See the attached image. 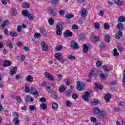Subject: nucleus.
I'll return each mask as SVG.
<instances>
[{
    "mask_svg": "<svg viewBox=\"0 0 125 125\" xmlns=\"http://www.w3.org/2000/svg\"><path fill=\"white\" fill-rule=\"evenodd\" d=\"M111 97L112 96L110 94H106L104 96V99L108 103L110 102V99H111Z\"/></svg>",
    "mask_w": 125,
    "mask_h": 125,
    "instance_id": "ddd939ff",
    "label": "nucleus"
},
{
    "mask_svg": "<svg viewBox=\"0 0 125 125\" xmlns=\"http://www.w3.org/2000/svg\"><path fill=\"white\" fill-rule=\"evenodd\" d=\"M13 117H14V118H17L18 119V118H19V114H18V113H17V112H14L13 113Z\"/></svg>",
    "mask_w": 125,
    "mask_h": 125,
    "instance_id": "6e6d98bb",
    "label": "nucleus"
},
{
    "mask_svg": "<svg viewBox=\"0 0 125 125\" xmlns=\"http://www.w3.org/2000/svg\"><path fill=\"white\" fill-rule=\"evenodd\" d=\"M29 108V110H37V107L33 105H30Z\"/></svg>",
    "mask_w": 125,
    "mask_h": 125,
    "instance_id": "09e8293b",
    "label": "nucleus"
},
{
    "mask_svg": "<svg viewBox=\"0 0 125 125\" xmlns=\"http://www.w3.org/2000/svg\"><path fill=\"white\" fill-rule=\"evenodd\" d=\"M48 23L51 26L54 24V20L53 19H50L48 20Z\"/></svg>",
    "mask_w": 125,
    "mask_h": 125,
    "instance_id": "58836bf2",
    "label": "nucleus"
},
{
    "mask_svg": "<svg viewBox=\"0 0 125 125\" xmlns=\"http://www.w3.org/2000/svg\"><path fill=\"white\" fill-rule=\"evenodd\" d=\"M27 17L29 20H34V16L32 15V14L29 13L28 16H27Z\"/></svg>",
    "mask_w": 125,
    "mask_h": 125,
    "instance_id": "de8ad7c7",
    "label": "nucleus"
},
{
    "mask_svg": "<svg viewBox=\"0 0 125 125\" xmlns=\"http://www.w3.org/2000/svg\"><path fill=\"white\" fill-rule=\"evenodd\" d=\"M57 31H56V34L58 36H60L62 34V29H59V28H56Z\"/></svg>",
    "mask_w": 125,
    "mask_h": 125,
    "instance_id": "c9c22d12",
    "label": "nucleus"
},
{
    "mask_svg": "<svg viewBox=\"0 0 125 125\" xmlns=\"http://www.w3.org/2000/svg\"><path fill=\"white\" fill-rule=\"evenodd\" d=\"M45 88H46L47 92H49V93L50 92V91H51L50 86H47L45 87Z\"/></svg>",
    "mask_w": 125,
    "mask_h": 125,
    "instance_id": "0e129e2a",
    "label": "nucleus"
},
{
    "mask_svg": "<svg viewBox=\"0 0 125 125\" xmlns=\"http://www.w3.org/2000/svg\"><path fill=\"white\" fill-rule=\"evenodd\" d=\"M12 64V62L9 60H5L3 62V66L4 67H9V66H11Z\"/></svg>",
    "mask_w": 125,
    "mask_h": 125,
    "instance_id": "9d476101",
    "label": "nucleus"
},
{
    "mask_svg": "<svg viewBox=\"0 0 125 125\" xmlns=\"http://www.w3.org/2000/svg\"><path fill=\"white\" fill-rule=\"evenodd\" d=\"M88 97H89V93L86 92L83 96V98L84 101H88Z\"/></svg>",
    "mask_w": 125,
    "mask_h": 125,
    "instance_id": "2eb2a0df",
    "label": "nucleus"
},
{
    "mask_svg": "<svg viewBox=\"0 0 125 125\" xmlns=\"http://www.w3.org/2000/svg\"><path fill=\"white\" fill-rule=\"evenodd\" d=\"M114 3L117 5H122V4H123V2L120 0H114Z\"/></svg>",
    "mask_w": 125,
    "mask_h": 125,
    "instance_id": "b1692460",
    "label": "nucleus"
},
{
    "mask_svg": "<svg viewBox=\"0 0 125 125\" xmlns=\"http://www.w3.org/2000/svg\"><path fill=\"white\" fill-rule=\"evenodd\" d=\"M107 77H108V75H105L104 74H101L100 75V77L102 79V80H105V79H106V78H107Z\"/></svg>",
    "mask_w": 125,
    "mask_h": 125,
    "instance_id": "79ce46f5",
    "label": "nucleus"
},
{
    "mask_svg": "<svg viewBox=\"0 0 125 125\" xmlns=\"http://www.w3.org/2000/svg\"><path fill=\"white\" fill-rule=\"evenodd\" d=\"M30 91L32 94H34L35 97H38L39 96V93H38V90L37 88L32 87Z\"/></svg>",
    "mask_w": 125,
    "mask_h": 125,
    "instance_id": "7ed1b4c3",
    "label": "nucleus"
},
{
    "mask_svg": "<svg viewBox=\"0 0 125 125\" xmlns=\"http://www.w3.org/2000/svg\"><path fill=\"white\" fill-rule=\"evenodd\" d=\"M13 123L15 125H19V124H20V121L18 118H15L13 120Z\"/></svg>",
    "mask_w": 125,
    "mask_h": 125,
    "instance_id": "6ab92c4d",
    "label": "nucleus"
},
{
    "mask_svg": "<svg viewBox=\"0 0 125 125\" xmlns=\"http://www.w3.org/2000/svg\"><path fill=\"white\" fill-rule=\"evenodd\" d=\"M65 13V10H61L59 12V14H60V15H64Z\"/></svg>",
    "mask_w": 125,
    "mask_h": 125,
    "instance_id": "680f3d73",
    "label": "nucleus"
},
{
    "mask_svg": "<svg viewBox=\"0 0 125 125\" xmlns=\"http://www.w3.org/2000/svg\"><path fill=\"white\" fill-rule=\"evenodd\" d=\"M25 89H24V91L26 93H29V92H30V88H29V84H25Z\"/></svg>",
    "mask_w": 125,
    "mask_h": 125,
    "instance_id": "412c9836",
    "label": "nucleus"
},
{
    "mask_svg": "<svg viewBox=\"0 0 125 125\" xmlns=\"http://www.w3.org/2000/svg\"><path fill=\"white\" fill-rule=\"evenodd\" d=\"M29 14L30 12H29L27 10H24L22 12V14L24 17H27Z\"/></svg>",
    "mask_w": 125,
    "mask_h": 125,
    "instance_id": "4be33fe9",
    "label": "nucleus"
},
{
    "mask_svg": "<svg viewBox=\"0 0 125 125\" xmlns=\"http://www.w3.org/2000/svg\"><path fill=\"white\" fill-rule=\"evenodd\" d=\"M57 76L58 77V80L59 81H60V80H62V78L63 77V76L62 74L57 75Z\"/></svg>",
    "mask_w": 125,
    "mask_h": 125,
    "instance_id": "603ef678",
    "label": "nucleus"
},
{
    "mask_svg": "<svg viewBox=\"0 0 125 125\" xmlns=\"http://www.w3.org/2000/svg\"><path fill=\"white\" fill-rule=\"evenodd\" d=\"M17 72V67H14L11 70V75H14L15 74H16Z\"/></svg>",
    "mask_w": 125,
    "mask_h": 125,
    "instance_id": "cd10ccee",
    "label": "nucleus"
},
{
    "mask_svg": "<svg viewBox=\"0 0 125 125\" xmlns=\"http://www.w3.org/2000/svg\"><path fill=\"white\" fill-rule=\"evenodd\" d=\"M7 25H9V20H6L4 21L1 24V27L2 28H4L5 26H7Z\"/></svg>",
    "mask_w": 125,
    "mask_h": 125,
    "instance_id": "f3484780",
    "label": "nucleus"
},
{
    "mask_svg": "<svg viewBox=\"0 0 125 125\" xmlns=\"http://www.w3.org/2000/svg\"><path fill=\"white\" fill-rule=\"evenodd\" d=\"M40 101L41 102H45V101H46V99H45V98H41L40 99Z\"/></svg>",
    "mask_w": 125,
    "mask_h": 125,
    "instance_id": "774afa93",
    "label": "nucleus"
},
{
    "mask_svg": "<svg viewBox=\"0 0 125 125\" xmlns=\"http://www.w3.org/2000/svg\"><path fill=\"white\" fill-rule=\"evenodd\" d=\"M101 65H102V62H101L100 61L97 62L96 66H97V67H100Z\"/></svg>",
    "mask_w": 125,
    "mask_h": 125,
    "instance_id": "4d7b16f0",
    "label": "nucleus"
},
{
    "mask_svg": "<svg viewBox=\"0 0 125 125\" xmlns=\"http://www.w3.org/2000/svg\"><path fill=\"white\" fill-rule=\"evenodd\" d=\"M35 39H39V38H41V34L36 32L34 35Z\"/></svg>",
    "mask_w": 125,
    "mask_h": 125,
    "instance_id": "a18cd8bd",
    "label": "nucleus"
},
{
    "mask_svg": "<svg viewBox=\"0 0 125 125\" xmlns=\"http://www.w3.org/2000/svg\"><path fill=\"white\" fill-rule=\"evenodd\" d=\"M71 46L73 49H78L79 48V45L78 43L74 42H71Z\"/></svg>",
    "mask_w": 125,
    "mask_h": 125,
    "instance_id": "6e6552de",
    "label": "nucleus"
},
{
    "mask_svg": "<svg viewBox=\"0 0 125 125\" xmlns=\"http://www.w3.org/2000/svg\"><path fill=\"white\" fill-rule=\"evenodd\" d=\"M118 22H120V23H122V22H125V17L123 16H120L118 20Z\"/></svg>",
    "mask_w": 125,
    "mask_h": 125,
    "instance_id": "c756f323",
    "label": "nucleus"
},
{
    "mask_svg": "<svg viewBox=\"0 0 125 125\" xmlns=\"http://www.w3.org/2000/svg\"><path fill=\"white\" fill-rule=\"evenodd\" d=\"M95 87L96 88H98L99 89H102L103 88V85L101 84H95Z\"/></svg>",
    "mask_w": 125,
    "mask_h": 125,
    "instance_id": "7c9ffc66",
    "label": "nucleus"
},
{
    "mask_svg": "<svg viewBox=\"0 0 125 125\" xmlns=\"http://www.w3.org/2000/svg\"><path fill=\"white\" fill-rule=\"evenodd\" d=\"M17 31L18 32H21L22 31V26L21 25L18 26Z\"/></svg>",
    "mask_w": 125,
    "mask_h": 125,
    "instance_id": "13d9d810",
    "label": "nucleus"
},
{
    "mask_svg": "<svg viewBox=\"0 0 125 125\" xmlns=\"http://www.w3.org/2000/svg\"><path fill=\"white\" fill-rule=\"evenodd\" d=\"M100 40V37L99 36H94L93 37V42H97Z\"/></svg>",
    "mask_w": 125,
    "mask_h": 125,
    "instance_id": "bb28decb",
    "label": "nucleus"
},
{
    "mask_svg": "<svg viewBox=\"0 0 125 125\" xmlns=\"http://www.w3.org/2000/svg\"><path fill=\"white\" fill-rule=\"evenodd\" d=\"M34 81V78L32 77L31 75H28L26 77V81L28 83H32Z\"/></svg>",
    "mask_w": 125,
    "mask_h": 125,
    "instance_id": "a211bd4d",
    "label": "nucleus"
},
{
    "mask_svg": "<svg viewBox=\"0 0 125 125\" xmlns=\"http://www.w3.org/2000/svg\"><path fill=\"white\" fill-rule=\"evenodd\" d=\"M113 56H115L117 57L120 54H119V52H118V49H117L116 48H114L113 49Z\"/></svg>",
    "mask_w": 125,
    "mask_h": 125,
    "instance_id": "473e14b6",
    "label": "nucleus"
},
{
    "mask_svg": "<svg viewBox=\"0 0 125 125\" xmlns=\"http://www.w3.org/2000/svg\"><path fill=\"white\" fill-rule=\"evenodd\" d=\"M65 90V86L62 85L60 86L59 89V91L60 92H63V91H64Z\"/></svg>",
    "mask_w": 125,
    "mask_h": 125,
    "instance_id": "c85d7f7f",
    "label": "nucleus"
},
{
    "mask_svg": "<svg viewBox=\"0 0 125 125\" xmlns=\"http://www.w3.org/2000/svg\"><path fill=\"white\" fill-rule=\"evenodd\" d=\"M103 69L104 70V72H109V70H108L106 65H104L103 66Z\"/></svg>",
    "mask_w": 125,
    "mask_h": 125,
    "instance_id": "052dcab7",
    "label": "nucleus"
},
{
    "mask_svg": "<svg viewBox=\"0 0 125 125\" xmlns=\"http://www.w3.org/2000/svg\"><path fill=\"white\" fill-rule=\"evenodd\" d=\"M63 26H64V23L62 22H60L57 24L56 28L63 30Z\"/></svg>",
    "mask_w": 125,
    "mask_h": 125,
    "instance_id": "1a4fd4ad",
    "label": "nucleus"
},
{
    "mask_svg": "<svg viewBox=\"0 0 125 125\" xmlns=\"http://www.w3.org/2000/svg\"><path fill=\"white\" fill-rule=\"evenodd\" d=\"M104 41L107 42H110V36H109V35L107 34L105 35L104 37Z\"/></svg>",
    "mask_w": 125,
    "mask_h": 125,
    "instance_id": "72a5a7b5",
    "label": "nucleus"
},
{
    "mask_svg": "<svg viewBox=\"0 0 125 125\" xmlns=\"http://www.w3.org/2000/svg\"><path fill=\"white\" fill-rule=\"evenodd\" d=\"M63 35L65 38H69V37H72L73 33L70 30H66L64 32Z\"/></svg>",
    "mask_w": 125,
    "mask_h": 125,
    "instance_id": "0eeeda50",
    "label": "nucleus"
},
{
    "mask_svg": "<svg viewBox=\"0 0 125 125\" xmlns=\"http://www.w3.org/2000/svg\"><path fill=\"white\" fill-rule=\"evenodd\" d=\"M97 76V72L96 70H92L91 73L89 75V78H91V77H96Z\"/></svg>",
    "mask_w": 125,
    "mask_h": 125,
    "instance_id": "4468645a",
    "label": "nucleus"
},
{
    "mask_svg": "<svg viewBox=\"0 0 125 125\" xmlns=\"http://www.w3.org/2000/svg\"><path fill=\"white\" fill-rule=\"evenodd\" d=\"M85 85L84 83H83V82L78 81L77 83V89L79 90V91H82V90H83L84 89V87Z\"/></svg>",
    "mask_w": 125,
    "mask_h": 125,
    "instance_id": "f257e3e1",
    "label": "nucleus"
},
{
    "mask_svg": "<svg viewBox=\"0 0 125 125\" xmlns=\"http://www.w3.org/2000/svg\"><path fill=\"white\" fill-rule=\"evenodd\" d=\"M94 27L97 30H99V28H100V24L98 22H95L94 23Z\"/></svg>",
    "mask_w": 125,
    "mask_h": 125,
    "instance_id": "ea45409f",
    "label": "nucleus"
},
{
    "mask_svg": "<svg viewBox=\"0 0 125 125\" xmlns=\"http://www.w3.org/2000/svg\"><path fill=\"white\" fill-rule=\"evenodd\" d=\"M21 6L23 8H29L30 6L29 4V3L24 2L22 3V5Z\"/></svg>",
    "mask_w": 125,
    "mask_h": 125,
    "instance_id": "5701e85b",
    "label": "nucleus"
},
{
    "mask_svg": "<svg viewBox=\"0 0 125 125\" xmlns=\"http://www.w3.org/2000/svg\"><path fill=\"white\" fill-rule=\"evenodd\" d=\"M40 86H45L46 85V83L45 82H43L42 83H39Z\"/></svg>",
    "mask_w": 125,
    "mask_h": 125,
    "instance_id": "3c124183",
    "label": "nucleus"
},
{
    "mask_svg": "<svg viewBox=\"0 0 125 125\" xmlns=\"http://www.w3.org/2000/svg\"><path fill=\"white\" fill-rule=\"evenodd\" d=\"M45 78H47L48 80H49L50 81H51L52 82H53L54 81V78L52 76L51 74L50 73H48V72H46L44 74Z\"/></svg>",
    "mask_w": 125,
    "mask_h": 125,
    "instance_id": "39448f33",
    "label": "nucleus"
},
{
    "mask_svg": "<svg viewBox=\"0 0 125 125\" xmlns=\"http://www.w3.org/2000/svg\"><path fill=\"white\" fill-rule=\"evenodd\" d=\"M53 109H57L58 108V104L56 103H53L52 104Z\"/></svg>",
    "mask_w": 125,
    "mask_h": 125,
    "instance_id": "4c0bfd02",
    "label": "nucleus"
},
{
    "mask_svg": "<svg viewBox=\"0 0 125 125\" xmlns=\"http://www.w3.org/2000/svg\"><path fill=\"white\" fill-rule=\"evenodd\" d=\"M92 104L93 105H98V104H99V100H93L92 101Z\"/></svg>",
    "mask_w": 125,
    "mask_h": 125,
    "instance_id": "2f4dec72",
    "label": "nucleus"
},
{
    "mask_svg": "<svg viewBox=\"0 0 125 125\" xmlns=\"http://www.w3.org/2000/svg\"><path fill=\"white\" fill-rule=\"evenodd\" d=\"M81 15L83 17H86L87 16V11H86V9L85 8L82 9Z\"/></svg>",
    "mask_w": 125,
    "mask_h": 125,
    "instance_id": "9b49d317",
    "label": "nucleus"
},
{
    "mask_svg": "<svg viewBox=\"0 0 125 125\" xmlns=\"http://www.w3.org/2000/svg\"><path fill=\"white\" fill-rule=\"evenodd\" d=\"M62 49H63L62 45H60L56 47V50H57L58 51H60L62 50Z\"/></svg>",
    "mask_w": 125,
    "mask_h": 125,
    "instance_id": "a19ab883",
    "label": "nucleus"
},
{
    "mask_svg": "<svg viewBox=\"0 0 125 125\" xmlns=\"http://www.w3.org/2000/svg\"><path fill=\"white\" fill-rule=\"evenodd\" d=\"M41 45L42 47V49L43 50V51H46V50L48 49V45L45 42H41Z\"/></svg>",
    "mask_w": 125,
    "mask_h": 125,
    "instance_id": "20e7f679",
    "label": "nucleus"
},
{
    "mask_svg": "<svg viewBox=\"0 0 125 125\" xmlns=\"http://www.w3.org/2000/svg\"><path fill=\"white\" fill-rule=\"evenodd\" d=\"M74 15L73 14H69V15H67L65 17L66 18H67V19H71L72 18H74Z\"/></svg>",
    "mask_w": 125,
    "mask_h": 125,
    "instance_id": "37998d69",
    "label": "nucleus"
},
{
    "mask_svg": "<svg viewBox=\"0 0 125 125\" xmlns=\"http://www.w3.org/2000/svg\"><path fill=\"white\" fill-rule=\"evenodd\" d=\"M51 15L53 16V17H56V12H55L54 11H53V12L51 13Z\"/></svg>",
    "mask_w": 125,
    "mask_h": 125,
    "instance_id": "e2e57ef3",
    "label": "nucleus"
},
{
    "mask_svg": "<svg viewBox=\"0 0 125 125\" xmlns=\"http://www.w3.org/2000/svg\"><path fill=\"white\" fill-rule=\"evenodd\" d=\"M117 29L120 30H123V29H124V25H123V23L121 22L117 24Z\"/></svg>",
    "mask_w": 125,
    "mask_h": 125,
    "instance_id": "a878e982",
    "label": "nucleus"
},
{
    "mask_svg": "<svg viewBox=\"0 0 125 125\" xmlns=\"http://www.w3.org/2000/svg\"><path fill=\"white\" fill-rule=\"evenodd\" d=\"M100 112H101V110H94V114H96V115H99L100 114Z\"/></svg>",
    "mask_w": 125,
    "mask_h": 125,
    "instance_id": "864d4df0",
    "label": "nucleus"
},
{
    "mask_svg": "<svg viewBox=\"0 0 125 125\" xmlns=\"http://www.w3.org/2000/svg\"><path fill=\"white\" fill-rule=\"evenodd\" d=\"M97 121V120L95 118L93 117H90V121L92 122V123H96Z\"/></svg>",
    "mask_w": 125,
    "mask_h": 125,
    "instance_id": "8fccbe9b",
    "label": "nucleus"
},
{
    "mask_svg": "<svg viewBox=\"0 0 125 125\" xmlns=\"http://www.w3.org/2000/svg\"><path fill=\"white\" fill-rule=\"evenodd\" d=\"M25 101H26V102H29V101L33 102V101H34V98H31V96L27 95L25 97Z\"/></svg>",
    "mask_w": 125,
    "mask_h": 125,
    "instance_id": "dca6fc26",
    "label": "nucleus"
},
{
    "mask_svg": "<svg viewBox=\"0 0 125 125\" xmlns=\"http://www.w3.org/2000/svg\"><path fill=\"white\" fill-rule=\"evenodd\" d=\"M66 103L67 107H70V106L72 105V103L70 101H67Z\"/></svg>",
    "mask_w": 125,
    "mask_h": 125,
    "instance_id": "338daca9",
    "label": "nucleus"
},
{
    "mask_svg": "<svg viewBox=\"0 0 125 125\" xmlns=\"http://www.w3.org/2000/svg\"><path fill=\"white\" fill-rule=\"evenodd\" d=\"M40 107L41 109H43V110H45L47 108V104L42 103L40 104Z\"/></svg>",
    "mask_w": 125,
    "mask_h": 125,
    "instance_id": "393cba45",
    "label": "nucleus"
},
{
    "mask_svg": "<svg viewBox=\"0 0 125 125\" xmlns=\"http://www.w3.org/2000/svg\"><path fill=\"white\" fill-rule=\"evenodd\" d=\"M16 99L17 102H18L19 103H21V101H22V100L21 99V98L20 96H17L16 97Z\"/></svg>",
    "mask_w": 125,
    "mask_h": 125,
    "instance_id": "49530a36",
    "label": "nucleus"
},
{
    "mask_svg": "<svg viewBox=\"0 0 125 125\" xmlns=\"http://www.w3.org/2000/svg\"><path fill=\"white\" fill-rule=\"evenodd\" d=\"M100 46L101 49H104L105 48V44L103 42H101Z\"/></svg>",
    "mask_w": 125,
    "mask_h": 125,
    "instance_id": "bf43d9fd",
    "label": "nucleus"
},
{
    "mask_svg": "<svg viewBox=\"0 0 125 125\" xmlns=\"http://www.w3.org/2000/svg\"><path fill=\"white\" fill-rule=\"evenodd\" d=\"M72 97L73 99H78V95L76 94H74L72 95Z\"/></svg>",
    "mask_w": 125,
    "mask_h": 125,
    "instance_id": "69168bd1",
    "label": "nucleus"
},
{
    "mask_svg": "<svg viewBox=\"0 0 125 125\" xmlns=\"http://www.w3.org/2000/svg\"><path fill=\"white\" fill-rule=\"evenodd\" d=\"M10 37H17V33L15 32H11L10 33Z\"/></svg>",
    "mask_w": 125,
    "mask_h": 125,
    "instance_id": "c03bdc74",
    "label": "nucleus"
},
{
    "mask_svg": "<svg viewBox=\"0 0 125 125\" xmlns=\"http://www.w3.org/2000/svg\"><path fill=\"white\" fill-rule=\"evenodd\" d=\"M104 29H107L110 28V25H109V24H108L107 23H105L104 25Z\"/></svg>",
    "mask_w": 125,
    "mask_h": 125,
    "instance_id": "5fc2aeb1",
    "label": "nucleus"
},
{
    "mask_svg": "<svg viewBox=\"0 0 125 125\" xmlns=\"http://www.w3.org/2000/svg\"><path fill=\"white\" fill-rule=\"evenodd\" d=\"M67 59H68V60H74V59H76V57L69 55L67 56Z\"/></svg>",
    "mask_w": 125,
    "mask_h": 125,
    "instance_id": "f704fd0d",
    "label": "nucleus"
},
{
    "mask_svg": "<svg viewBox=\"0 0 125 125\" xmlns=\"http://www.w3.org/2000/svg\"><path fill=\"white\" fill-rule=\"evenodd\" d=\"M11 13L12 15H16V14H17V11H16V9L13 8L11 10Z\"/></svg>",
    "mask_w": 125,
    "mask_h": 125,
    "instance_id": "e433bc0d",
    "label": "nucleus"
},
{
    "mask_svg": "<svg viewBox=\"0 0 125 125\" xmlns=\"http://www.w3.org/2000/svg\"><path fill=\"white\" fill-rule=\"evenodd\" d=\"M55 58L57 59V60H62L63 59V55L61 53H56L54 55Z\"/></svg>",
    "mask_w": 125,
    "mask_h": 125,
    "instance_id": "423d86ee",
    "label": "nucleus"
},
{
    "mask_svg": "<svg viewBox=\"0 0 125 125\" xmlns=\"http://www.w3.org/2000/svg\"><path fill=\"white\" fill-rule=\"evenodd\" d=\"M106 116L107 114H106V112L104 110H101V112H100V114L98 115V118L100 120H105Z\"/></svg>",
    "mask_w": 125,
    "mask_h": 125,
    "instance_id": "f03ea898",
    "label": "nucleus"
},
{
    "mask_svg": "<svg viewBox=\"0 0 125 125\" xmlns=\"http://www.w3.org/2000/svg\"><path fill=\"white\" fill-rule=\"evenodd\" d=\"M83 52L84 53H86V52L88 51V47L87 46V45H86V44H84L83 45Z\"/></svg>",
    "mask_w": 125,
    "mask_h": 125,
    "instance_id": "aec40b11",
    "label": "nucleus"
},
{
    "mask_svg": "<svg viewBox=\"0 0 125 125\" xmlns=\"http://www.w3.org/2000/svg\"><path fill=\"white\" fill-rule=\"evenodd\" d=\"M121 37H123V33L121 31L117 32L115 36L116 40H120Z\"/></svg>",
    "mask_w": 125,
    "mask_h": 125,
    "instance_id": "f8f14e48",
    "label": "nucleus"
}]
</instances>
